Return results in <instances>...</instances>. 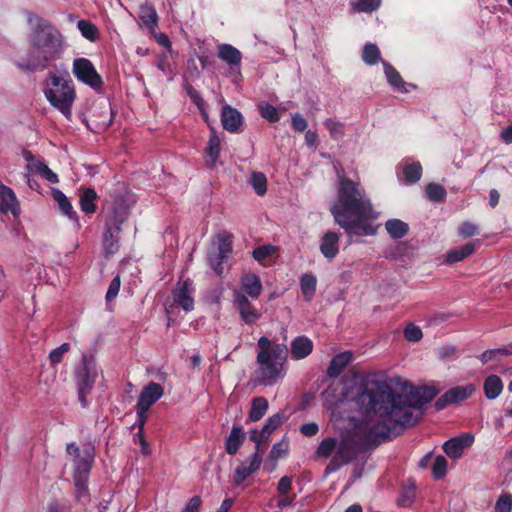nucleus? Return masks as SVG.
Wrapping results in <instances>:
<instances>
[{
    "label": "nucleus",
    "mask_w": 512,
    "mask_h": 512,
    "mask_svg": "<svg viewBox=\"0 0 512 512\" xmlns=\"http://www.w3.org/2000/svg\"><path fill=\"white\" fill-rule=\"evenodd\" d=\"M52 60H42V53L37 49L32 48L30 45V49L28 52L20 57L16 61V66L24 71V72H34V71H43L45 70Z\"/></svg>",
    "instance_id": "obj_10"
},
{
    "label": "nucleus",
    "mask_w": 512,
    "mask_h": 512,
    "mask_svg": "<svg viewBox=\"0 0 512 512\" xmlns=\"http://www.w3.org/2000/svg\"><path fill=\"white\" fill-rule=\"evenodd\" d=\"M259 112L261 116L269 122H277L280 119L278 109L271 104H260Z\"/></svg>",
    "instance_id": "obj_49"
},
{
    "label": "nucleus",
    "mask_w": 512,
    "mask_h": 512,
    "mask_svg": "<svg viewBox=\"0 0 512 512\" xmlns=\"http://www.w3.org/2000/svg\"><path fill=\"white\" fill-rule=\"evenodd\" d=\"M475 391L473 384L456 386L448 390L435 403L437 410H442L450 404H458L468 399Z\"/></svg>",
    "instance_id": "obj_9"
},
{
    "label": "nucleus",
    "mask_w": 512,
    "mask_h": 512,
    "mask_svg": "<svg viewBox=\"0 0 512 512\" xmlns=\"http://www.w3.org/2000/svg\"><path fill=\"white\" fill-rule=\"evenodd\" d=\"M276 252V247L273 245H263L254 249L253 258L259 263L265 265V260L271 257Z\"/></svg>",
    "instance_id": "obj_46"
},
{
    "label": "nucleus",
    "mask_w": 512,
    "mask_h": 512,
    "mask_svg": "<svg viewBox=\"0 0 512 512\" xmlns=\"http://www.w3.org/2000/svg\"><path fill=\"white\" fill-rule=\"evenodd\" d=\"M287 355L286 345L272 342L266 336L260 337L256 356L259 382L265 385L275 384L282 377Z\"/></svg>",
    "instance_id": "obj_3"
},
{
    "label": "nucleus",
    "mask_w": 512,
    "mask_h": 512,
    "mask_svg": "<svg viewBox=\"0 0 512 512\" xmlns=\"http://www.w3.org/2000/svg\"><path fill=\"white\" fill-rule=\"evenodd\" d=\"M187 93L198 108H202V106H205V101L203 100L202 96L192 86L187 87Z\"/></svg>",
    "instance_id": "obj_61"
},
{
    "label": "nucleus",
    "mask_w": 512,
    "mask_h": 512,
    "mask_svg": "<svg viewBox=\"0 0 512 512\" xmlns=\"http://www.w3.org/2000/svg\"><path fill=\"white\" fill-rule=\"evenodd\" d=\"M382 0H356L351 2L354 11L371 13L377 10L381 5Z\"/></svg>",
    "instance_id": "obj_38"
},
{
    "label": "nucleus",
    "mask_w": 512,
    "mask_h": 512,
    "mask_svg": "<svg viewBox=\"0 0 512 512\" xmlns=\"http://www.w3.org/2000/svg\"><path fill=\"white\" fill-rule=\"evenodd\" d=\"M403 174L406 182L415 183L421 178L422 166L418 162L408 164L404 167Z\"/></svg>",
    "instance_id": "obj_39"
},
{
    "label": "nucleus",
    "mask_w": 512,
    "mask_h": 512,
    "mask_svg": "<svg viewBox=\"0 0 512 512\" xmlns=\"http://www.w3.org/2000/svg\"><path fill=\"white\" fill-rule=\"evenodd\" d=\"M426 196L431 201H441L446 197L445 188L436 183H430L425 189Z\"/></svg>",
    "instance_id": "obj_42"
},
{
    "label": "nucleus",
    "mask_w": 512,
    "mask_h": 512,
    "mask_svg": "<svg viewBox=\"0 0 512 512\" xmlns=\"http://www.w3.org/2000/svg\"><path fill=\"white\" fill-rule=\"evenodd\" d=\"M291 125L295 131L303 132L306 130L308 123L301 114L296 113L292 115Z\"/></svg>",
    "instance_id": "obj_57"
},
{
    "label": "nucleus",
    "mask_w": 512,
    "mask_h": 512,
    "mask_svg": "<svg viewBox=\"0 0 512 512\" xmlns=\"http://www.w3.org/2000/svg\"><path fill=\"white\" fill-rule=\"evenodd\" d=\"M0 211L2 213H12L17 217L20 214L19 201L11 188L0 183Z\"/></svg>",
    "instance_id": "obj_14"
},
{
    "label": "nucleus",
    "mask_w": 512,
    "mask_h": 512,
    "mask_svg": "<svg viewBox=\"0 0 512 512\" xmlns=\"http://www.w3.org/2000/svg\"><path fill=\"white\" fill-rule=\"evenodd\" d=\"M223 259L224 258H222L221 255L218 253L209 255V264L214 269V271L218 274L221 273V270H222L221 263H222Z\"/></svg>",
    "instance_id": "obj_62"
},
{
    "label": "nucleus",
    "mask_w": 512,
    "mask_h": 512,
    "mask_svg": "<svg viewBox=\"0 0 512 512\" xmlns=\"http://www.w3.org/2000/svg\"><path fill=\"white\" fill-rule=\"evenodd\" d=\"M318 425L314 422L303 424L300 431L305 436H314L318 432Z\"/></svg>",
    "instance_id": "obj_63"
},
{
    "label": "nucleus",
    "mask_w": 512,
    "mask_h": 512,
    "mask_svg": "<svg viewBox=\"0 0 512 512\" xmlns=\"http://www.w3.org/2000/svg\"><path fill=\"white\" fill-rule=\"evenodd\" d=\"M414 498L415 488L407 487L402 491L401 496L398 499V504L402 507H408L412 504Z\"/></svg>",
    "instance_id": "obj_54"
},
{
    "label": "nucleus",
    "mask_w": 512,
    "mask_h": 512,
    "mask_svg": "<svg viewBox=\"0 0 512 512\" xmlns=\"http://www.w3.org/2000/svg\"><path fill=\"white\" fill-rule=\"evenodd\" d=\"M43 92L47 101L67 119H70L76 93L69 74L67 72L50 73Z\"/></svg>",
    "instance_id": "obj_4"
},
{
    "label": "nucleus",
    "mask_w": 512,
    "mask_h": 512,
    "mask_svg": "<svg viewBox=\"0 0 512 512\" xmlns=\"http://www.w3.org/2000/svg\"><path fill=\"white\" fill-rule=\"evenodd\" d=\"M218 57L229 65H239L242 60L241 52L230 44L219 45Z\"/></svg>",
    "instance_id": "obj_25"
},
{
    "label": "nucleus",
    "mask_w": 512,
    "mask_h": 512,
    "mask_svg": "<svg viewBox=\"0 0 512 512\" xmlns=\"http://www.w3.org/2000/svg\"><path fill=\"white\" fill-rule=\"evenodd\" d=\"M292 488V478L288 476L282 477L277 486V490L280 494H288Z\"/></svg>",
    "instance_id": "obj_60"
},
{
    "label": "nucleus",
    "mask_w": 512,
    "mask_h": 512,
    "mask_svg": "<svg viewBox=\"0 0 512 512\" xmlns=\"http://www.w3.org/2000/svg\"><path fill=\"white\" fill-rule=\"evenodd\" d=\"M380 58V50L375 44H366L363 49L362 59L368 65L375 64Z\"/></svg>",
    "instance_id": "obj_45"
},
{
    "label": "nucleus",
    "mask_w": 512,
    "mask_h": 512,
    "mask_svg": "<svg viewBox=\"0 0 512 512\" xmlns=\"http://www.w3.org/2000/svg\"><path fill=\"white\" fill-rule=\"evenodd\" d=\"M70 351V344L63 343L59 347L53 349L49 353V361L52 367H56L57 364L61 363L64 356Z\"/></svg>",
    "instance_id": "obj_43"
},
{
    "label": "nucleus",
    "mask_w": 512,
    "mask_h": 512,
    "mask_svg": "<svg viewBox=\"0 0 512 512\" xmlns=\"http://www.w3.org/2000/svg\"><path fill=\"white\" fill-rule=\"evenodd\" d=\"M127 218L128 209L121 205L113 210L112 215L106 221V226L112 227L115 229V232L119 234L121 231V225L127 220Z\"/></svg>",
    "instance_id": "obj_31"
},
{
    "label": "nucleus",
    "mask_w": 512,
    "mask_h": 512,
    "mask_svg": "<svg viewBox=\"0 0 512 512\" xmlns=\"http://www.w3.org/2000/svg\"><path fill=\"white\" fill-rule=\"evenodd\" d=\"M281 423H282V416L280 414H275L267 420L266 424L260 431L259 436H258V433L256 430L252 431L250 438H251V440L256 442V444H257L256 448H259L260 442L267 440L268 437L270 436V434L273 431H275L277 429V427L280 426Z\"/></svg>",
    "instance_id": "obj_20"
},
{
    "label": "nucleus",
    "mask_w": 512,
    "mask_h": 512,
    "mask_svg": "<svg viewBox=\"0 0 512 512\" xmlns=\"http://www.w3.org/2000/svg\"><path fill=\"white\" fill-rule=\"evenodd\" d=\"M121 286V280L119 276H116L109 285L108 291L106 293V300L111 301L113 300L119 293Z\"/></svg>",
    "instance_id": "obj_56"
},
{
    "label": "nucleus",
    "mask_w": 512,
    "mask_h": 512,
    "mask_svg": "<svg viewBox=\"0 0 512 512\" xmlns=\"http://www.w3.org/2000/svg\"><path fill=\"white\" fill-rule=\"evenodd\" d=\"M245 439V434L240 427H233L226 439V451L230 455H235Z\"/></svg>",
    "instance_id": "obj_27"
},
{
    "label": "nucleus",
    "mask_w": 512,
    "mask_h": 512,
    "mask_svg": "<svg viewBox=\"0 0 512 512\" xmlns=\"http://www.w3.org/2000/svg\"><path fill=\"white\" fill-rule=\"evenodd\" d=\"M24 157L27 161L26 167L29 172L40 174L50 183H57L59 181L57 174L54 173L44 162L36 159L30 152H26Z\"/></svg>",
    "instance_id": "obj_16"
},
{
    "label": "nucleus",
    "mask_w": 512,
    "mask_h": 512,
    "mask_svg": "<svg viewBox=\"0 0 512 512\" xmlns=\"http://www.w3.org/2000/svg\"><path fill=\"white\" fill-rule=\"evenodd\" d=\"M288 448V442L285 439H283L273 445L272 450L270 452V456L272 458L277 459L281 457L283 454H286L288 452Z\"/></svg>",
    "instance_id": "obj_55"
},
{
    "label": "nucleus",
    "mask_w": 512,
    "mask_h": 512,
    "mask_svg": "<svg viewBox=\"0 0 512 512\" xmlns=\"http://www.w3.org/2000/svg\"><path fill=\"white\" fill-rule=\"evenodd\" d=\"M324 125L333 139L339 140L344 136V127L341 122L329 118L324 122Z\"/></svg>",
    "instance_id": "obj_48"
},
{
    "label": "nucleus",
    "mask_w": 512,
    "mask_h": 512,
    "mask_svg": "<svg viewBox=\"0 0 512 512\" xmlns=\"http://www.w3.org/2000/svg\"><path fill=\"white\" fill-rule=\"evenodd\" d=\"M96 379V373L87 365H84L77 371L76 380L79 392V398L83 406H86L85 396L92 388Z\"/></svg>",
    "instance_id": "obj_13"
},
{
    "label": "nucleus",
    "mask_w": 512,
    "mask_h": 512,
    "mask_svg": "<svg viewBox=\"0 0 512 512\" xmlns=\"http://www.w3.org/2000/svg\"><path fill=\"white\" fill-rule=\"evenodd\" d=\"M74 466H75V481L76 485L79 488V490H84V484L82 483L83 479L87 476L91 469V463L92 459L89 457V455L83 457L80 456L79 458H76L73 460Z\"/></svg>",
    "instance_id": "obj_23"
},
{
    "label": "nucleus",
    "mask_w": 512,
    "mask_h": 512,
    "mask_svg": "<svg viewBox=\"0 0 512 512\" xmlns=\"http://www.w3.org/2000/svg\"><path fill=\"white\" fill-rule=\"evenodd\" d=\"M250 184L258 195H264L267 191V178L261 172H253L250 177Z\"/></svg>",
    "instance_id": "obj_40"
},
{
    "label": "nucleus",
    "mask_w": 512,
    "mask_h": 512,
    "mask_svg": "<svg viewBox=\"0 0 512 512\" xmlns=\"http://www.w3.org/2000/svg\"><path fill=\"white\" fill-rule=\"evenodd\" d=\"M404 336L408 341L417 342L422 338L423 333L418 326L409 324L404 330Z\"/></svg>",
    "instance_id": "obj_53"
},
{
    "label": "nucleus",
    "mask_w": 512,
    "mask_h": 512,
    "mask_svg": "<svg viewBox=\"0 0 512 512\" xmlns=\"http://www.w3.org/2000/svg\"><path fill=\"white\" fill-rule=\"evenodd\" d=\"M234 302L242 320L246 324H253L261 318L262 313L252 305L247 296L242 292H234Z\"/></svg>",
    "instance_id": "obj_11"
},
{
    "label": "nucleus",
    "mask_w": 512,
    "mask_h": 512,
    "mask_svg": "<svg viewBox=\"0 0 512 512\" xmlns=\"http://www.w3.org/2000/svg\"><path fill=\"white\" fill-rule=\"evenodd\" d=\"M385 228L388 234L394 239H400L408 232V225L399 219L388 220L385 224Z\"/></svg>",
    "instance_id": "obj_33"
},
{
    "label": "nucleus",
    "mask_w": 512,
    "mask_h": 512,
    "mask_svg": "<svg viewBox=\"0 0 512 512\" xmlns=\"http://www.w3.org/2000/svg\"><path fill=\"white\" fill-rule=\"evenodd\" d=\"M447 460L443 456H437L432 466V474L436 479L443 478L447 473Z\"/></svg>",
    "instance_id": "obj_50"
},
{
    "label": "nucleus",
    "mask_w": 512,
    "mask_h": 512,
    "mask_svg": "<svg viewBox=\"0 0 512 512\" xmlns=\"http://www.w3.org/2000/svg\"><path fill=\"white\" fill-rule=\"evenodd\" d=\"M474 251L475 245L473 243H467L460 248L450 250L447 254L446 262L449 264L459 262L471 255Z\"/></svg>",
    "instance_id": "obj_32"
},
{
    "label": "nucleus",
    "mask_w": 512,
    "mask_h": 512,
    "mask_svg": "<svg viewBox=\"0 0 512 512\" xmlns=\"http://www.w3.org/2000/svg\"><path fill=\"white\" fill-rule=\"evenodd\" d=\"M221 142L216 134L210 136L208 141L207 155L210 159L211 165H214L220 155Z\"/></svg>",
    "instance_id": "obj_41"
},
{
    "label": "nucleus",
    "mask_w": 512,
    "mask_h": 512,
    "mask_svg": "<svg viewBox=\"0 0 512 512\" xmlns=\"http://www.w3.org/2000/svg\"><path fill=\"white\" fill-rule=\"evenodd\" d=\"M103 247L107 256L115 254L119 249V234L110 226L105 225Z\"/></svg>",
    "instance_id": "obj_26"
},
{
    "label": "nucleus",
    "mask_w": 512,
    "mask_h": 512,
    "mask_svg": "<svg viewBox=\"0 0 512 512\" xmlns=\"http://www.w3.org/2000/svg\"><path fill=\"white\" fill-rule=\"evenodd\" d=\"M372 384L375 390L362 389L356 397L358 404H367V413L356 431L337 443L330 464L335 468L418 423L424 407L438 394L433 386L416 387L401 377L374 379Z\"/></svg>",
    "instance_id": "obj_1"
},
{
    "label": "nucleus",
    "mask_w": 512,
    "mask_h": 512,
    "mask_svg": "<svg viewBox=\"0 0 512 512\" xmlns=\"http://www.w3.org/2000/svg\"><path fill=\"white\" fill-rule=\"evenodd\" d=\"M495 512H512V496L509 494L500 496L495 505Z\"/></svg>",
    "instance_id": "obj_51"
},
{
    "label": "nucleus",
    "mask_w": 512,
    "mask_h": 512,
    "mask_svg": "<svg viewBox=\"0 0 512 512\" xmlns=\"http://www.w3.org/2000/svg\"><path fill=\"white\" fill-rule=\"evenodd\" d=\"M511 352L507 350L506 348H497V349H491L487 350L481 355V360L483 363H488L489 361L499 357V356H505L509 355Z\"/></svg>",
    "instance_id": "obj_52"
},
{
    "label": "nucleus",
    "mask_w": 512,
    "mask_h": 512,
    "mask_svg": "<svg viewBox=\"0 0 512 512\" xmlns=\"http://www.w3.org/2000/svg\"><path fill=\"white\" fill-rule=\"evenodd\" d=\"M97 199V193L94 189L86 188L82 189L80 193V207L83 212L92 214L96 211L95 201Z\"/></svg>",
    "instance_id": "obj_29"
},
{
    "label": "nucleus",
    "mask_w": 512,
    "mask_h": 512,
    "mask_svg": "<svg viewBox=\"0 0 512 512\" xmlns=\"http://www.w3.org/2000/svg\"><path fill=\"white\" fill-rule=\"evenodd\" d=\"M242 293L253 299H257L262 292V282L254 273H246L240 280Z\"/></svg>",
    "instance_id": "obj_19"
},
{
    "label": "nucleus",
    "mask_w": 512,
    "mask_h": 512,
    "mask_svg": "<svg viewBox=\"0 0 512 512\" xmlns=\"http://www.w3.org/2000/svg\"><path fill=\"white\" fill-rule=\"evenodd\" d=\"M30 45L42 53V60H55L63 51V36L52 25L40 23L30 35Z\"/></svg>",
    "instance_id": "obj_5"
},
{
    "label": "nucleus",
    "mask_w": 512,
    "mask_h": 512,
    "mask_svg": "<svg viewBox=\"0 0 512 512\" xmlns=\"http://www.w3.org/2000/svg\"><path fill=\"white\" fill-rule=\"evenodd\" d=\"M139 17L142 24L153 33L157 26V13L155 9L149 4H143L140 6Z\"/></svg>",
    "instance_id": "obj_28"
},
{
    "label": "nucleus",
    "mask_w": 512,
    "mask_h": 512,
    "mask_svg": "<svg viewBox=\"0 0 512 512\" xmlns=\"http://www.w3.org/2000/svg\"><path fill=\"white\" fill-rule=\"evenodd\" d=\"M81 35L91 42H95L99 38V30L95 24L88 20H80L77 23Z\"/></svg>",
    "instance_id": "obj_37"
},
{
    "label": "nucleus",
    "mask_w": 512,
    "mask_h": 512,
    "mask_svg": "<svg viewBox=\"0 0 512 512\" xmlns=\"http://www.w3.org/2000/svg\"><path fill=\"white\" fill-rule=\"evenodd\" d=\"M339 240L338 233L328 231L321 239L320 251L323 256L329 260L334 259L339 253Z\"/></svg>",
    "instance_id": "obj_18"
},
{
    "label": "nucleus",
    "mask_w": 512,
    "mask_h": 512,
    "mask_svg": "<svg viewBox=\"0 0 512 512\" xmlns=\"http://www.w3.org/2000/svg\"><path fill=\"white\" fill-rule=\"evenodd\" d=\"M474 441L472 434L466 433L447 440L443 445V450L448 457L459 459L462 457L466 448L470 447Z\"/></svg>",
    "instance_id": "obj_12"
},
{
    "label": "nucleus",
    "mask_w": 512,
    "mask_h": 512,
    "mask_svg": "<svg viewBox=\"0 0 512 512\" xmlns=\"http://www.w3.org/2000/svg\"><path fill=\"white\" fill-rule=\"evenodd\" d=\"M302 294L307 301H311L317 286V279L312 274H304L300 281Z\"/></svg>",
    "instance_id": "obj_34"
},
{
    "label": "nucleus",
    "mask_w": 512,
    "mask_h": 512,
    "mask_svg": "<svg viewBox=\"0 0 512 512\" xmlns=\"http://www.w3.org/2000/svg\"><path fill=\"white\" fill-rule=\"evenodd\" d=\"M52 196L54 200L58 203V206L62 213L66 215L69 219L73 220L77 226H79L78 218L76 213L73 211V207L65 196V194L59 189H52Z\"/></svg>",
    "instance_id": "obj_24"
},
{
    "label": "nucleus",
    "mask_w": 512,
    "mask_h": 512,
    "mask_svg": "<svg viewBox=\"0 0 512 512\" xmlns=\"http://www.w3.org/2000/svg\"><path fill=\"white\" fill-rule=\"evenodd\" d=\"M337 450V442L333 438H325L322 440L317 448V455L319 457L328 458L331 454Z\"/></svg>",
    "instance_id": "obj_44"
},
{
    "label": "nucleus",
    "mask_w": 512,
    "mask_h": 512,
    "mask_svg": "<svg viewBox=\"0 0 512 512\" xmlns=\"http://www.w3.org/2000/svg\"><path fill=\"white\" fill-rule=\"evenodd\" d=\"M262 457L263 453H260L259 448H257L256 452L251 456L249 464L243 462L236 468L235 483L241 484L248 476L258 470L262 463Z\"/></svg>",
    "instance_id": "obj_17"
},
{
    "label": "nucleus",
    "mask_w": 512,
    "mask_h": 512,
    "mask_svg": "<svg viewBox=\"0 0 512 512\" xmlns=\"http://www.w3.org/2000/svg\"><path fill=\"white\" fill-rule=\"evenodd\" d=\"M382 63L389 84L401 91L407 92V90L405 89V82L403 81L400 74L395 70V68L385 61H382Z\"/></svg>",
    "instance_id": "obj_35"
},
{
    "label": "nucleus",
    "mask_w": 512,
    "mask_h": 512,
    "mask_svg": "<svg viewBox=\"0 0 512 512\" xmlns=\"http://www.w3.org/2000/svg\"><path fill=\"white\" fill-rule=\"evenodd\" d=\"M313 350L312 341L304 336L295 338L291 343V355L294 359L300 360L306 358Z\"/></svg>",
    "instance_id": "obj_21"
},
{
    "label": "nucleus",
    "mask_w": 512,
    "mask_h": 512,
    "mask_svg": "<svg viewBox=\"0 0 512 512\" xmlns=\"http://www.w3.org/2000/svg\"><path fill=\"white\" fill-rule=\"evenodd\" d=\"M353 354L350 351L342 352L330 362L327 373L330 377H337L346 368V366L352 361Z\"/></svg>",
    "instance_id": "obj_22"
},
{
    "label": "nucleus",
    "mask_w": 512,
    "mask_h": 512,
    "mask_svg": "<svg viewBox=\"0 0 512 512\" xmlns=\"http://www.w3.org/2000/svg\"><path fill=\"white\" fill-rule=\"evenodd\" d=\"M478 228L475 224L471 222H464L459 227V234L465 238L471 237L477 234Z\"/></svg>",
    "instance_id": "obj_58"
},
{
    "label": "nucleus",
    "mask_w": 512,
    "mask_h": 512,
    "mask_svg": "<svg viewBox=\"0 0 512 512\" xmlns=\"http://www.w3.org/2000/svg\"><path fill=\"white\" fill-rule=\"evenodd\" d=\"M330 211L334 221L345 230L350 240L373 236L377 232L373 225L377 214L370 199L364 189L350 179H340L337 199Z\"/></svg>",
    "instance_id": "obj_2"
},
{
    "label": "nucleus",
    "mask_w": 512,
    "mask_h": 512,
    "mask_svg": "<svg viewBox=\"0 0 512 512\" xmlns=\"http://www.w3.org/2000/svg\"><path fill=\"white\" fill-rule=\"evenodd\" d=\"M217 249V253L220 254L222 258H225L231 252L232 241L230 235L222 233L217 236Z\"/></svg>",
    "instance_id": "obj_47"
},
{
    "label": "nucleus",
    "mask_w": 512,
    "mask_h": 512,
    "mask_svg": "<svg viewBox=\"0 0 512 512\" xmlns=\"http://www.w3.org/2000/svg\"><path fill=\"white\" fill-rule=\"evenodd\" d=\"M202 504L200 496H193L186 504L182 512H199Z\"/></svg>",
    "instance_id": "obj_59"
},
{
    "label": "nucleus",
    "mask_w": 512,
    "mask_h": 512,
    "mask_svg": "<svg viewBox=\"0 0 512 512\" xmlns=\"http://www.w3.org/2000/svg\"><path fill=\"white\" fill-rule=\"evenodd\" d=\"M503 390L502 380L496 376H488L484 382V392L488 399L497 398Z\"/></svg>",
    "instance_id": "obj_30"
},
{
    "label": "nucleus",
    "mask_w": 512,
    "mask_h": 512,
    "mask_svg": "<svg viewBox=\"0 0 512 512\" xmlns=\"http://www.w3.org/2000/svg\"><path fill=\"white\" fill-rule=\"evenodd\" d=\"M500 139L506 144L512 143V124L502 129Z\"/></svg>",
    "instance_id": "obj_64"
},
{
    "label": "nucleus",
    "mask_w": 512,
    "mask_h": 512,
    "mask_svg": "<svg viewBox=\"0 0 512 512\" xmlns=\"http://www.w3.org/2000/svg\"><path fill=\"white\" fill-rule=\"evenodd\" d=\"M192 294L193 287L189 279L179 282L173 291V304L166 308L167 314H172L174 305L181 307L185 312L192 311L194 309Z\"/></svg>",
    "instance_id": "obj_8"
},
{
    "label": "nucleus",
    "mask_w": 512,
    "mask_h": 512,
    "mask_svg": "<svg viewBox=\"0 0 512 512\" xmlns=\"http://www.w3.org/2000/svg\"><path fill=\"white\" fill-rule=\"evenodd\" d=\"M268 409V401L264 397H256L252 400L249 418L252 421L260 420Z\"/></svg>",
    "instance_id": "obj_36"
},
{
    "label": "nucleus",
    "mask_w": 512,
    "mask_h": 512,
    "mask_svg": "<svg viewBox=\"0 0 512 512\" xmlns=\"http://www.w3.org/2000/svg\"><path fill=\"white\" fill-rule=\"evenodd\" d=\"M163 394V387L155 382H150L142 389L136 406L138 417L137 425L141 426V428H144L148 410L163 396Z\"/></svg>",
    "instance_id": "obj_6"
},
{
    "label": "nucleus",
    "mask_w": 512,
    "mask_h": 512,
    "mask_svg": "<svg viewBox=\"0 0 512 512\" xmlns=\"http://www.w3.org/2000/svg\"><path fill=\"white\" fill-rule=\"evenodd\" d=\"M221 122L225 130L237 133L243 124V117L236 108L226 105L222 108Z\"/></svg>",
    "instance_id": "obj_15"
},
{
    "label": "nucleus",
    "mask_w": 512,
    "mask_h": 512,
    "mask_svg": "<svg viewBox=\"0 0 512 512\" xmlns=\"http://www.w3.org/2000/svg\"><path fill=\"white\" fill-rule=\"evenodd\" d=\"M73 74L75 77L94 89H99L103 80L97 73L92 62L86 58H78L73 61Z\"/></svg>",
    "instance_id": "obj_7"
}]
</instances>
